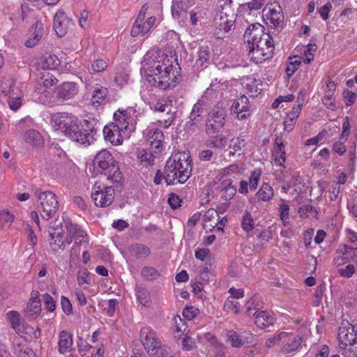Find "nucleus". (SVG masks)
<instances>
[{"instance_id": "nucleus-1", "label": "nucleus", "mask_w": 357, "mask_h": 357, "mask_svg": "<svg viewBox=\"0 0 357 357\" xmlns=\"http://www.w3.org/2000/svg\"><path fill=\"white\" fill-rule=\"evenodd\" d=\"M149 83L162 90L173 89L178 83L180 66L175 55L160 50L148 52L144 57Z\"/></svg>"}, {"instance_id": "nucleus-2", "label": "nucleus", "mask_w": 357, "mask_h": 357, "mask_svg": "<svg viewBox=\"0 0 357 357\" xmlns=\"http://www.w3.org/2000/svg\"><path fill=\"white\" fill-rule=\"evenodd\" d=\"M264 26L259 23L250 25L243 35L248 44V55L255 63H261L272 56L275 50L273 37L264 32Z\"/></svg>"}, {"instance_id": "nucleus-3", "label": "nucleus", "mask_w": 357, "mask_h": 357, "mask_svg": "<svg viewBox=\"0 0 357 357\" xmlns=\"http://www.w3.org/2000/svg\"><path fill=\"white\" fill-rule=\"evenodd\" d=\"M139 114V112L135 107L119 109L114 114V122L106 125L103 128L105 139L112 145L121 144L123 139L129 136L131 131L130 126L136 123Z\"/></svg>"}, {"instance_id": "nucleus-4", "label": "nucleus", "mask_w": 357, "mask_h": 357, "mask_svg": "<svg viewBox=\"0 0 357 357\" xmlns=\"http://www.w3.org/2000/svg\"><path fill=\"white\" fill-rule=\"evenodd\" d=\"M51 124L55 130H61L72 141L80 144H90L89 130L84 129L82 123L72 114L63 112L54 114L51 119Z\"/></svg>"}, {"instance_id": "nucleus-5", "label": "nucleus", "mask_w": 357, "mask_h": 357, "mask_svg": "<svg viewBox=\"0 0 357 357\" xmlns=\"http://www.w3.org/2000/svg\"><path fill=\"white\" fill-rule=\"evenodd\" d=\"M192 159L189 153H175L167 160L164 168V179L167 185L184 183L191 176Z\"/></svg>"}, {"instance_id": "nucleus-6", "label": "nucleus", "mask_w": 357, "mask_h": 357, "mask_svg": "<svg viewBox=\"0 0 357 357\" xmlns=\"http://www.w3.org/2000/svg\"><path fill=\"white\" fill-rule=\"evenodd\" d=\"M59 202L56 195L51 191H46V215L48 219L55 218L54 222H51L48 232L50 234V244L54 245V249H64L70 244V240H67L64 236L62 222L56 218L58 216Z\"/></svg>"}, {"instance_id": "nucleus-7", "label": "nucleus", "mask_w": 357, "mask_h": 357, "mask_svg": "<svg viewBox=\"0 0 357 357\" xmlns=\"http://www.w3.org/2000/svg\"><path fill=\"white\" fill-rule=\"evenodd\" d=\"M93 167L96 174H104L113 182H117L120 178L119 168L112 155L106 149H102L96 154Z\"/></svg>"}, {"instance_id": "nucleus-8", "label": "nucleus", "mask_w": 357, "mask_h": 357, "mask_svg": "<svg viewBox=\"0 0 357 357\" xmlns=\"http://www.w3.org/2000/svg\"><path fill=\"white\" fill-rule=\"evenodd\" d=\"M139 339L145 350L151 357H174L169 349L162 345L155 332L149 326L140 330Z\"/></svg>"}, {"instance_id": "nucleus-9", "label": "nucleus", "mask_w": 357, "mask_h": 357, "mask_svg": "<svg viewBox=\"0 0 357 357\" xmlns=\"http://www.w3.org/2000/svg\"><path fill=\"white\" fill-rule=\"evenodd\" d=\"M91 198L96 206H109L114 202V189L102 182L96 181L92 187Z\"/></svg>"}, {"instance_id": "nucleus-10", "label": "nucleus", "mask_w": 357, "mask_h": 357, "mask_svg": "<svg viewBox=\"0 0 357 357\" xmlns=\"http://www.w3.org/2000/svg\"><path fill=\"white\" fill-rule=\"evenodd\" d=\"M226 111L222 106L215 105L208 112L206 122L207 134L219 132L225 124Z\"/></svg>"}, {"instance_id": "nucleus-11", "label": "nucleus", "mask_w": 357, "mask_h": 357, "mask_svg": "<svg viewBox=\"0 0 357 357\" xmlns=\"http://www.w3.org/2000/svg\"><path fill=\"white\" fill-rule=\"evenodd\" d=\"M337 340L339 347L345 349L349 346H356L357 349V333L354 326L348 321H342L338 328Z\"/></svg>"}, {"instance_id": "nucleus-12", "label": "nucleus", "mask_w": 357, "mask_h": 357, "mask_svg": "<svg viewBox=\"0 0 357 357\" xmlns=\"http://www.w3.org/2000/svg\"><path fill=\"white\" fill-rule=\"evenodd\" d=\"M234 20L233 16L229 17L226 13L221 12L214 19L215 31L214 34L217 38H223L226 33L231 31L234 26Z\"/></svg>"}, {"instance_id": "nucleus-13", "label": "nucleus", "mask_w": 357, "mask_h": 357, "mask_svg": "<svg viewBox=\"0 0 357 357\" xmlns=\"http://www.w3.org/2000/svg\"><path fill=\"white\" fill-rule=\"evenodd\" d=\"M146 139L150 144V149L155 153L161 152L163 148L164 134L162 130L154 126H149L145 130Z\"/></svg>"}, {"instance_id": "nucleus-14", "label": "nucleus", "mask_w": 357, "mask_h": 357, "mask_svg": "<svg viewBox=\"0 0 357 357\" xmlns=\"http://www.w3.org/2000/svg\"><path fill=\"white\" fill-rule=\"evenodd\" d=\"M73 24V20L68 17L63 10H59L54 15L53 21V29L59 38L63 37Z\"/></svg>"}, {"instance_id": "nucleus-15", "label": "nucleus", "mask_w": 357, "mask_h": 357, "mask_svg": "<svg viewBox=\"0 0 357 357\" xmlns=\"http://www.w3.org/2000/svg\"><path fill=\"white\" fill-rule=\"evenodd\" d=\"M357 257L355 250L349 247L348 244H340L333 256V263L336 266L344 265Z\"/></svg>"}, {"instance_id": "nucleus-16", "label": "nucleus", "mask_w": 357, "mask_h": 357, "mask_svg": "<svg viewBox=\"0 0 357 357\" xmlns=\"http://www.w3.org/2000/svg\"><path fill=\"white\" fill-rule=\"evenodd\" d=\"M263 12L267 20V24L270 26H273L275 28L281 27L283 21L284 16L282 12L281 8L278 6L271 5L266 6Z\"/></svg>"}, {"instance_id": "nucleus-17", "label": "nucleus", "mask_w": 357, "mask_h": 357, "mask_svg": "<svg viewBox=\"0 0 357 357\" xmlns=\"http://www.w3.org/2000/svg\"><path fill=\"white\" fill-rule=\"evenodd\" d=\"M155 22L156 17L153 16L148 17L146 20L136 19L130 31L131 36L136 37L139 35L146 34L151 31Z\"/></svg>"}, {"instance_id": "nucleus-18", "label": "nucleus", "mask_w": 357, "mask_h": 357, "mask_svg": "<svg viewBox=\"0 0 357 357\" xmlns=\"http://www.w3.org/2000/svg\"><path fill=\"white\" fill-rule=\"evenodd\" d=\"M68 236L67 240H70V243L73 241L79 245H86L89 243L87 234L80 229L77 225L70 224L67 226Z\"/></svg>"}, {"instance_id": "nucleus-19", "label": "nucleus", "mask_w": 357, "mask_h": 357, "mask_svg": "<svg viewBox=\"0 0 357 357\" xmlns=\"http://www.w3.org/2000/svg\"><path fill=\"white\" fill-rule=\"evenodd\" d=\"M284 148L285 146L282 138L276 137L273 144L272 155L274 158L275 164L284 168H285L284 164L286 162L287 156Z\"/></svg>"}, {"instance_id": "nucleus-20", "label": "nucleus", "mask_w": 357, "mask_h": 357, "mask_svg": "<svg viewBox=\"0 0 357 357\" xmlns=\"http://www.w3.org/2000/svg\"><path fill=\"white\" fill-rule=\"evenodd\" d=\"M41 311L40 300L39 298V292L33 291L31 297L24 309V312L26 317L35 318Z\"/></svg>"}, {"instance_id": "nucleus-21", "label": "nucleus", "mask_w": 357, "mask_h": 357, "mask_svg": "<svg viewBox=\"0 0 357 357\" xmlns=\"http://www.w3.org/2000/svg\"><path fill=\"white\" fill-rule=\"evenodd\" d=\"M282 351L284 354H291L298 351L302 346L303 337L300 335H289L283 340Z\"/></svg>"}, {"instance_id": "nucleus-22", "label": "nucleus", "mask_w": 357, "mask_h": 357, "mask_svg": "<svg viewBox=\"0 0 357 357\" xmlns=\"http://www.w3.org/2000/svg\"><path fill=\"white\" fill-rule=\"evenodd\" d=\"M43 70H45V61H43L36 62L31 66V71L35 73L37 77L35 92L38 94L45 92V89H43L45 86V79H43L45 75Z\"/></svg>"}, {"instance_id": "nucleus-23", "label": "nucleus", "mask_w": 357, "mask_h": 357, "mask_svg": "<svg viewBox=\"0 0 357 357\" xmlns=\"http://www.w3.org/2000/svg\"><path fill=\"white\" fill-rule=\"evenodd\" d=\"M58 350L61 354H65L72 349L73 341L71 333L66 331H61L59 334Z\"/></svg>"}, {"instance_id": "nucleus-24", "label": "nucleus", "mask_w": 357, "mask_h": 357, "mask_svg": "<svg viewBox=\"0 0 357 357\" xmlns=\"http://www.w3.org/2000/svg\"><path fill=\"white\" fill-rule=\"evenodd\" d=\"M8 316L13 328L19 335L29 333L33 330V328L29 326H25L24 324L21 325L20 319V315L18 312L13 310L10 311L8 313Z\"/></svg>"}, {"instance_id": "nucleus-25", "label": "nucleus", "mask_w": 357, "mask_h": 357, "mask_svg": "<svg viewBox=\"0 0 357 357\" xmlns=\"http://www.w3.org/2000/svg\"><path fill=\"white\" fill-rule=\"evenodd\" d=\"M78 86L74 82L63 83L58 91V97L62 100L71 99L77 93Z\"/></svg>"}, {"instance_id": "nucleus-26", "label": "nucleus", "mask_w": 357, "mask_h": 357, "mask_svg": "<svg viewBox=\"0 0 357 357\" xmlns=\"http://www.w3.org/2000/svg\"><path fill=\"white\" fill-rule=\"evenodd\" d=\"M226 337L227 341L235 348H239L245 344L249 343V337L244 336L233 330L227 331Z\"/></svg>"}, {"instance_id": "nucleus-27", "label": "nucleus", "mask_w": 357, "mask_h": 357, "mask_svg": "<svg viewBox=\"0 0 357 357\" xmlns=\"http://www.w3.org/2000/svg\"><path fill=\"white\" fill-rule=\"evenodd\" d=\"M221 198L225 201L231 199L236 195V188L233 185V180L231 178L225 179L220 183Z\"/></svg>"}, {"instance_id": "nucleus-28", "label": "nucleus", "mask_w": 357, "mask_h": 357, "mask_svg": "<svg viewBox=\"0 0 357 357\" xmlns=\"http://www.w3.org/2000/svg\"><path fill=\"white\" fill-rule=\"evenodd\" d=\"M274 197L273 188L267 183H263L259 190L255 194L258 202H268Z\"/></svg>"}, {"instance_id": "nucleus-29", "label": "nucleus", "mask_w": 357, "mask_h": 357, "mask_svg": "<svg viewBox=\"0 0 357 357\" xmlns=\"http://www.w3.org/2000/svg\"><path fill=\"white\" fill-rule=\"evenodd\" d=\"M274 318L267 311L259 312L255 317V323L261 329L266 328L273 324Z\"/></svg>"}, {"instance_id": "nucleus-30", "label": "nucleus", "mask_w": 357, "mask_h": 357, "mask_svg": "<svg viewBox=\"0 0 357 357\" xmlns=\"http://www.w3.org/2000/svg\"><path fill=\"white\" fill-rule=\"evenodd\" d=\"M207 107L204 100H199L193 106L191 111L190 119L194 123L202 120L203 115L205 114Z\"/></svg>"}, {"instance_id": "nucleus-31", "label": "nucleus", "mask_w": 357, "mask_h": 357, "mask_svg": "<svg viewBox=\"0 0 357 357\" xmlns=\"http://www.w3.org/2000/svg\"><path fill=\"white\" fill-rule=\"evenodd\" d=\"M302 62V57L300 56H291L288 58L285 73L288 78L293 76L296 71L300 68Z\"/></svg>"}, {"instance_id": "nucleus-32", "label": "nucleus", "mask_w": 357, "mask_h": 357, "mask_svg": "<svg viewBox=\"0 0 357 357\" xmlns=\"http://www.w3.org/2000/svg\"><path fill=\"white\" fill-rule=\"evenodd\" d=\"M130 252L131 255L136 259H145L151 253L150 248L142 243H135L130 245Z\"/></svg>"}, {"instance_id": "nucleus-33", "label": "nucleus", "mask_w": 357, "mask_h": 357, "mask_svg": "<svg viewBox=\"0 0 357 357\" xmlns=\"http://www.w3.org/2000/svg\"><path fill=\"white\" fill-rule=\"evenodd\" d=\"M108 94L109 91L106 87L100 86L96 89L91 98L92 105L95 107H98L100 104H102L105 102Z\"/></svg>"}, {"instance_id": "nucleus-34", "label": "nucleus", "mask_w": 357, "mask_h": 357, "mask_svg": "<svg viewBox=\"0 0 357 357\" xmlns=\"http://www.w3.org/2000/svg\"><path fill=\"white\" fill-rule=\"evenodd\" d=\"M32 35L33 36V37L32 38H29L25 42V45L27 47H34L37 44V43L41 39L43 35V24L41 22H36L35 31Z\"/></svg>"}, {"instance_id": "nucleus-35", "label": "nucleus", "mask_w": 357, "mask_h": 357, "mask_svg": "<svg viewBox=\"0 0 357 357\" xmlns=\"http://www.w3.org/2000/svg\"><path fill=\"white\" fill-rule=\"evenodd\" d=\"M24 139L28 143H32L33 146H38L43 143V137L36 130H29L24 135Z\"/></svg>"}, {"instance_id": "nucleus-36", "label": "nucleus", "mask_w": 357, "mask_h": 357, "mask_svg": "<svg viewBox=\"0 0 357 357\" xmlns=\"http://www.w3.org/2000/svg\"><path fill=\"white\" fill-rule=\"evenodd\" d=\"M153 151H147L145 149L139 150L137 152V158L142 163H144L145 166H151L154 163L155 156L154 155Z\"/></svg>"}, {"instance_id": "nucleus-37", "label": "nucleus", "mask_w": 357, "mask_h": 357, "mask_svg": "<svg viewBox=\"0 0 357 357\" xmlns=\"http://www.w3.org/2000/svg\"><path fill=\"white\" fill-rule=\"evenodd\" d=\"M15 86V80L11 77L3 78L0 82V98L6 97L13 91Z\"/></svg>"}, {"instance_id": "nucleus-38", "label": "nucleus", "mask_w": 357, "mask_h": 357, "mask_svg": "<svg viewBox=\"0 0 357 357\" xmlns=\"http://www.w3.org/2000/svg\"><path fill=\"white\" fill-rule=\"evenodd\" d=\"M241 225L243 230L246 233H249L253 230L255 227V220L250 211H245L244 212L242 216Z\"/></svg>"}, {"instance_id": "nucleus-39", "label": "nucleus", "mask_w": 357, "mask_h": 357, "mask_svg": "<svg viewBox=\"0 0 357 357\" xmlns=\"http://www.w3.org/2000/svg\"><path fill=\"white\" fill-rule=\"evenodd\" d=\"M344 244H348L349 247L355 251L357 250V232L351 228L344 229Z\"/></svg>"}, {"instance_id": "nucleus-40", "label": "nucleus", "mask_w": 357, "mask_h": 357, "mask_svg": "<svg viewBox=\"0 0 357 357\" xmlns=\"http://www.w3.org/2000/svg\"><path fill=\"white\" fill-rule=\"evenodd\" d=\"M14 353L17 357H36V354L26 344L17 343L14 345Z\"/></svg>"}, {"instance_id": "nucleus-41", "label": "nucleus", "mask_w": 357, "mask_h": 357, "mask_svg": "<svg viewBox=\"0 0 357 357\" xmlns=\"http://www.w3.org/2000/svg\"><path fill=\"white\" fill-rule=\"evenodd\" d=\"M142 276L148 281L157 280L160 277V272L154 267L144 266L141 271Z\"/></svg>"}, {"instance_id": "nucleus-42", "label": "nucleus", "mask_w": 357, "mask_h": 357, "mask_svg": "<svg viewBox=\"0 0 357 357\" xmlns=\"http://www.w3.org/2000/svg\"><path fill=\"white\" fill-rule=\"evenodd\" d=\"M135 295L138 301L142 305L146 306L149 304V292L146 288L142 286L137 287L135 288Z\"/></svg>"}, {"instance_id": "nucleus-43", "label": "nucleus", "mask_w": 357, "mask_h": 357, "mask_svg": "<svg viewBox=\"0 0 357 357\" xmlns=\"http://www.w3.org/2000/svg\"><path fill=\"white\" fill-rule=\"evenodd\" d=\"M248 99L245 96H242L240 97L233 105L231 107L232 112H249V106L248 104Z\"/></svg>"}, {"instance_id": "nucleus-44", "label": "nucleus", "mask_w": 357, "mask_h": 357, "mask_svg": "<svg viewBox=\"0 0 357 357\" xmlns=\"http://www.w3.org/2000/svg\"><path fill=\"white\" fill-rule=\"evenodd\" d=\"M317 51V45L315 44H309L304 47L303 55L301 56L303 63L309 64L314 60V52Z\"/></svg>"}, {"instance_id": "nucleus-45", "label": "nucleus", "mask_w": 357, "mask_h": 357, "mask_svg": "<svg viewBox=\"0 0 357 357\" xmlns=\"http://www.w3.org/2000/svg\"><path fill=\"white\" fill-rule=\"evenodd\" d=\"M245 146V140L241 137L234 138L229 145V155H234L237 151H241Z\"/></svg>"}, {"instance_id": "nucleus-46", "label": "nucleus", "mask_w": 357, "mask_h": 357, "mask_svg": "<svg viewBox=\"0 0 357 357\" xmlns=\"http://www.w3.org/2000/svg\"><path fill=\"white\" fill-rule=\"evenodd\" d=\"M261 174L262 171L259 168H256L251 172L249 177V185L250 190H256Z\"/></svg>"}, {"instance_id": "nucleus-47", "label": "nucleus", "mask_w": 357, "mask_h": 357, "mask_svg": "<svg viewBox=\"0 0 357 357\" xmlns=\"http://www.w3.org/2000/svg\"><path fill=\"white\" fill-rule=\"evenodd\" d=\"M241 305L234 298H227L224 303V310L227 312H231L234 314H238L240 312Z\"/></svg>"}, {"instance_id": "nucleus-48", "label": "nucleus", "mask_w": 357, "mask_h": 357, "mask_svg": "<svg viewBox=\"0 0 357 357\" xmlns=\"http://www.w3.org/2000/svg\"><path fill=\"white\" fill-rule=\"evenodd\" d=\"M150 107L155 112L164 113L172 109V105L163 99H158L155 103H151Z\"/></svg>"}, {"instance_id": "nucleus-49", "label": "nucleus", "mask_w": 357, "mask_h": 357, "mask_svg": "<svg viewBox=\"0 0 357 357\" xmlns=\"http://www.w3.org/2000/svg\"><path fill=\"white\" fill-rule=\"evenodd\" d=\"M204 9L196 7L190 12V22L191 25L195 26L198 22L204 18Z\"/></svg>"}, {"instance_id": "nucleus-50", "label": "nucleus", "mask_w": 357, "mask_h": 357, "mask_svg": "<svg viewBox=\"0 0 357 357\" xmlns=\"http://www.w3.org/2000/svg\"><path fill=\"white\" fill-rule=\"evenodd\" d=\"M129 77V74L127 71L125 69H121L117 71L114 81L119 86L123 87L128 84L130 79Z\"/></svg>"}, {"instance_id": "nucleus-51", "label": "nucleus", "mask_w": 357, "mask_h": 357, "mask_svg": "<svg viewBox=\"0 0 357 357\" xmlns=\"http://www.w3.org/2000/svg\"><path fill=\"white\" fill-rule=\"evenodd\" d=\"M175 119V114L172 111V109L165 112V117L157 121L158 125L164 128H168L174 122Z\"/></svg>"}, {"instance_id": "nucleus-52", "label": "nucleus", "mask_w": 357, "mask_h": 357, "mask_svg": "<svg viewBox=\"0 0 357 357\" xmlns=\"http://www.w3.org/2000/svg\"><path fill=\"white\" fill-rule=\"evenodd\" d=\"M209 60V52L204 47L199 48L197 52V59H196V63L200 66H206Z\"/></svg>"}, {"instance_id": "nucleus-53", "label": "nucleus", "mask_w": 357, "mask_h": 357, "mask_svg": "<svg viewBox=\"0 0 357 357\" xmlns=\"http://www.w3.org/2000/svg\"><path fill=\"white\" fill-rule=\"evenodd\" d=\"M260 80L254 79L250 83L247 84L246 86L251 96H257L262 90Z\"/></svg>"}, {"instance_id": "nucleus-54", "label": "nucleus", "mask_w": 357, "mask_h": 357, "mask_svg": "<svg viewBox=\"0 0 357 357\" xmlns=\"http://www.w3.org/2000/svg\"><path fill=\"white\" fill-rule=\"evenodd\" d=\"M220 219V216L216 210L213 208L208 209L204 213V222H211L213 220L214 225L211 224L210 226L214 227L218 225L216 221H218Z\"/></svg>"}, {"instance_id": "nucleus-55", "label": "nucleus", "mask_w": 357, "mask_h": 357, "mask_svg": "<svg viewBox=\"0 0 357 357\" xmlns=\"http://www.w3.org/2000/svg\"><path fill=\"white\" fill-rule=\"evenodd\" d=\"M280 218L284 226H287L289 219V206L287 204H281L279 206Z\"/></svg>"}, {"instance_id": "nucleus-56", "label": "nucleus", "mask_w": 357, "mask_h": 357, "mask_svg": "<svg viewBox=\"0 0 357 357\" xmlns=\"http://www.w3.org/2000/svg\"><path fill=\"white\" fill-rule=\"evenodd\" d=\"M264 3V0H251L248 3L242 4L241 8L245 11L257 10L260 9Z\"/></svg>"}, {"instance_id": "nucleus-57", "label": "nucleus", "mask_w": 357, "mask_h": 357, "mask_svg": "<svg viewBox=\"0 0 357 357\" xmlns=\"http://www.w3.org/2000/svg\"><path fill=\"white\" fill-rule=\"evenodd\" d=\"M237 173H240V168L238 165L236 164H231L222 169L220 172V175L223 178Z\"/></svg>"}, {"instance_id": "nucleus-58", "label": "nucleus", "mask_w": 357, "mask_h": 357, "mask_svg": "<svg viewBox=\"0 0 357 357\" xmlns=\"http://www.w3.org/2000/svg\"><path fill=\"white\" fill-rule=\"evenodd\" d=\"M174 322L176 328V331L177 333H181V335L186 333L187 331V325L185 321L181 319L180 316H176L174 317Z\"/></svg>"}, {"instance_id": "nucleus-59", "label": "nucleus", "mask_w": 357, "mask_h": 357, "mask_svg": "<svg viewBox=\"0 0 357 357\" xmlns=\"http://www.w3.org/2000/svg\"><path fill=\"white\" fill-rule=\"evenodd\" d=\"M199 312L198 308L194 306H186L183 310V317L188 320H192Z\"/></svg>"}, {"instance_id": "nucleus-60", "label": "nucleus", "mask_w": 357, "mask_h": 357, "mask_svg": "<svg viewBox=\"0 0 357 357\" xmlns=\"http://www.w3.org/2000/svg\"><path fill=\"white\" fill-rule=\"evenodd\" d=\"M227 144V139L225 137L221 135H216L210 141V145L213 148H223Z\"/></svg>"}, {"instance_id": "nucleus-61", "label": "nucleus", "mask_w": 357, "mask_h": 357, "mask_svg": "<svg viewBox=\"0 0 357 357\" xmlns=\"http://www.w3.org/2000/svg\"><path fill=\"white\" fill-rule=\"evenodd\" d=\"M333 5L331 2H327L323 6L318 8V13L321 18L326 21L329 18V12L332 10Z\"/></svg>"}, {"instance_id": "nucleus-62", "label": "nucleus", "mask_w": 357, "mask_h": 357, "mask_svg": "<svg viewBox=\"0 0 357 357\" xmlns=\"http://www.w3.org/2000/svg\"><path fill=\"white\" fill-rule=\"evenodd\" d=\"M14 220V216L7 211L0 212V223L2 226H10Z\"/></svg>"}, {"instance_id": "nucleus-63", "label": "nucleus", "mask_w": 357, "mask_h": 357, "mask_svg": "<svg viewBox=\"0 0 357 357\" xmlns=\"http://www.w3.org/2000/svg\"><path fill=\"white\" fill-rule=\"evenodd\" d=\"M60 65V60L56 55L50 54L46 57V69L54 70Z\"/></svg>"}, {"instance_id": "nucleus-64", "label": "nucleus", "mask_w": 357, "mask_h": 357, "mask_svg": "<svg viewBox=\"0 0 357 357\" xmlns=\"http://www.w3.org/2000/svg\"><path fill=\"white\" fill-rule=\"evenodd\" d=\"M167 202L170 207L175 210L181 206L182 200L176 194L172 192L169 195Z\"/></svg>"}]
</instances>
